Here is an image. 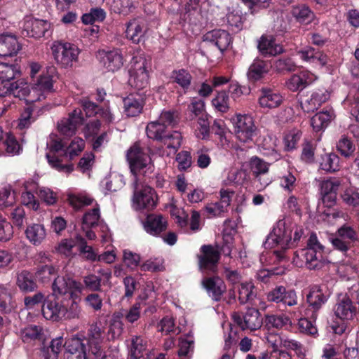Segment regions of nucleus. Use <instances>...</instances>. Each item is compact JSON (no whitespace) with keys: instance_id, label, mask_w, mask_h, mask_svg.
I'll list each match as a JSON object with an SVG mask.
<instances>
[{"instance_id":"nucleus-1","label":"nucleus","mask_w":359,"mask_h":359,"mask_svg":"<svg viewBox=\"0 0 359 359\" xmlns=\"http://www.w3.org/2000/svg\"><path fill=\"white\" fill-rule=\"evenodd\" d=\"M53 68H49L39 76L34 86H29L23 80L11 82L20 74L16 65L0 63V96L13 95L32 104L45 100L53 90L52 74Z\"/></svg>"},{"instance_id":"nucleus-2","label":"nucleus","mask_w":359,"mask_h":359,"mask_svg":"<svg viewBox=\"0 0 359 359\" xmlns=\"http://www.w3.org/2000/svg\"><path fill=\"white\" fill-rule=\"evenodd\" d=\"M302 235L303 229L301 227L287 222L285 219H280L277 222L272 231L267 236L264 247L265 248H279L280 250H275L274 254L280 260L284 257L282 250L293 247Z\"/></svg>"},{"instance_id":"nucleus-3","label":"nucleus","mask_w":359,"mask_h":359,"mask_svg":"<svg viewBox=\"0 0 359 359\" xmlns=\"http://www.w3.org/2000/svg\"><path fill=\"white\" fill-rule=\"evenodd\" d=\"M297 267L306 266L309 269H320L327 263L324 257V246L319 242L316 235L311 233L304 249L294 254L292 261Z\"/></svg>"},{"instance_id":"nucleus-4","label":"nucleus","mask_w":359,"mask_h":359,"mask_svg":"<svg viewBox=\"0 0 359 359\" xmlns=\"http://www.w3.org/2000/svg\"><path fill=\"white\" fill-rule=\"evenodd\" d=\"M150 69V59L144 55L134 56L128 70L129 85L137 90L147 88L149 85Z\"/></svg>"},{"instance_id":"nucleus-5","label":"nucleus","mask_w":359,"mask_h":359,"mask_svg":"<svg viewBox=\"0 0 359 359\" xmlns=\"http://www.w3.org/2000/svg\"><path fill=\"white\" fill-rule=\"evenodd\" d=\"M146 133L149 138L159 141L166 146L170 149L168 154H175L181 145V134L177 131L168 133L165 126L157 120L147 124Z\"/></svg>"},{"instance_id":"nucleus-6","label":"nucleus","mask_w":359,"mask_h":359,"mask_svg":"<svg viewBox=\"0 0 359 359\" xmlns=\"http://www.w3.org/2000/svg\"><path fill=\"white\" fill-rule=\"evenodd\" d=\"M126 157L135 179L137 178L138 175H146L152 172L153 165L151 158L147 154L142 151L138 142L130 147Z\"/></svg>"},{"instance_id":"nucleus-7","label":"nucleus","mask_w":359,"mask_h":359,"mask_svg":"<svg viewBox=\"0 0 359 359\" xmlns=\"http://www.w3.org/2000/svg\"><path fill=\"white\" fill-rule=\"evenodd\" d=\"M50 48L56 63L65 68L72 67L80 53L76 45L67 42L54 41Z\"/></svg>"},{"instance_id":"nucleus-8","label":"nucleus","mask_w":359,"mask_h":359,"mask_svg":"<svg viewBox=\"0 0 359 359\" xmlns=\"http://www.w3.org/2000/svg\"><path fill=\"white\" fill-rule=\"evenodd\" d=\"M156 196L154 190L149 186L140 187L138 179H135L133 207L137 210H151L156 206Z\"/></svg>"},{"instance_id":"nucleus-9","label":"nucleus","mask_w":359,"mask_h":359,"mask_svg":"<svg viewBox=\"0 0 359 359\" xmlns=\"http://www.w3.org/2000/svg\"><path fill=\"white\" fill-rule=\"evenodd\" d=\"M54 296L67 295L69 298H78L81 294L83 286L81 283L69 277L57 276L53 283Z\"/></svg>"},{"instance_id":"nucleus-10","label":"nucleus","mask_w":359,"mask_h":359,"mask_svg":"<svg viewBox=\"0 0 359 359\" xmlns=\"http://www.w3.org/2000/svg\"><path fill=\"white\" fill-rule=\"evenodd\" d=\"M234 132L237 139L242 142L252 141L256 135L253 119L248 115L238 114L233 118Z\"/></svg>"},{"instance_id":"nucleus-11","label":"nucleus","mask_w":359,"mask_h":359,"mask_svg":"<svg viewBox=\"0 0 359 359\" xmlns=\"http://www.w3.org/2000/svg\"><path fill=\"white\" fill-rule=\"evenodd\" d=\"M91 349L86 347V340L72 338L65 342V359H100L91 355Z\"/></svg>"},{"instance_id":"nucleus-12","label":"nucleus","mask_w":359,"mask_h":359,"mask_svg":"<svg viewBox=\"0 0 359 359\" xmlns=\"http://www.w3.org/2000/svg\"><path fill=\"white\" fill-rule=\"evenodd\" d=\"M219 194L220 200L219 201L209 203L204 208L207 216L210 218L222 217L224 213L227 212L234 191L222 189Z\"/></svg>"},{"instance_id":"nucleus-13","label":"nucleus","mask_w":359,"mask_h":359,"mask_svg":"<svg viewBox=\"0 0 359 359\" xmlns=\"http://www.w3.org/2000/svg\"><path fill=\"white\" fill-rule=\"evenodd\" d=\"M232 318L233 322L242 330H255L262 325V319L260 317L259 311L254 308L248 309L245 315L233 313Z\"/></svg>"},{"instance_id":"nucleus-14","label":"nucleus","mask_w":359,"mask_h":359,"mask_svg":"<svg viewBox=\"0 0 359 359\" xmlns=\"http://www.w3.org/2000/svg\"><path fill=\"white\" fill-rule=\"evenodd\" d=\"M356 240L357 233L347 225H344L338 229L336 237L330 238L333 247L341 252H346L351 246V243Z\"/></svg>"},{"instance_id":"nucleus-15","label":"nucleus","mask_w":359,"mask_h":359,"mask_svg":"<svg viewBox=\"0 0 359 359\" xmlns=\"http://www.w3.org/2000/svg\"><path fill=\"white\" fill-rule=\"evenodd\" d=\"M43 317L49 320L59 321L64 318L66 313V306L58 302L54 294L49 295L42 306Z\"/></svg>"},{"instance_id":"nucleus-16","label":"nucleus","mask_w":359,"mask_h":359,"mask_svg":"<svg viewBox=\"0 0 359 359\" xmlns=\"http://www.w3.org/2000/svg\"><path fill=\"white\" fill-rule=\"evenodd\" d=\"M97 57L100 65L108 72L117 71L123 65V58L118 50H102L98 51Z\"/></svg>"},{"instance_id":"nucleus-17","label":"nucleus","mask_w":359,"mask_h":359,"mask_svg":"<svg viewBox=\"0 0 359 359\" xmlns=\"http://www.w3.org/2000/svg\"><path fill=\"white\" fill-rule=\"evenodd\" d=\"M83 121L81 110L76 109L69 114L68 118H63L58 123V130L65 136H72L75 133L77 128L83 123Z\"/></svg>"},{"instance_id":"nucleus-18","label":"nucleus","mask_w":359,"mask_h":359,"mask_svg":"<svg viewBox=\"0 0 359 359\" xmlns=\"http://www.w3.org/2000/svg\"><path fill=\"white\" fill-rule=\"evenodd\" d=\"M330 93L325 88H319L313 91L311 95L300 102L301 107L305 112H312L318 109L322 104L327 102Z\"/></svg>"},{"instance_id":"nucleus-19","label":"nucleus","mask_w":359,"mask_h":359,"mask_svg":"<svg viewBox=\"0 0 359 359\" xmlns=\"http://www.w3.org/2000/svg\"><path fill=\"white\" fill-rule=\"evenodd\" d=\"M250 165L252 175L259 181L261 187L265 188L271 183L272 178L268 175L269 163L258 157H252Z\"/></svg>"},{"instance_id":"nucleus-20","label":"nucleus","mask_w":359,"mask_h":359,"mask_svg":"<svg viewBox=\"0 0 359 359\" xmlns=\"http://www.w3.org/2000/svg\"><path fill=\"white\" fill-rule=\"evenodd\" d=\"M203 40L209 46H215L222 53L230 45L231 37L225 30L215 29L206 33Z\"/></svg>"},{"instance_id":"nucleus-21","label":"nucleus","mask_w":359,"mask_h":359,"mask_svg":"<svg viewBox=\"0 0 359 359\" xmlns=\"http://www.w3.org/2000/svg\"><path fill=\"white\" fill-rule=\"evenodd\" d=\"M148 341L140 336H133L129 345L128 359H148L151 351Z\"/></svg>"},{"instance_id":"nucleus-22","label":"nucleus","mask_w":359,"mask_h":359,"mask_svg":"<svg viewBox=\"0 0 359 359\" xmlns=\"http://www.w3.org/2000/svg\"><path fill=\"white\" fill-rule=\"evenodd\" d=\"M50 23L43 20L27 18L23 25V33L26 32V36L41 38L50 29Z\"/></svg>"},{"instance_id":"nucleus-23","label":"nucleus","mask_w":359,"mask_h":359,"mask_svg":"<svg viewBox=\"0 0 359 359\" xmlns=\"http://www.w3.org/2000/svg\"><path fill=\"white\" fill-rule=\"evenodd\" d=\"M144 231L149 234L158 236L167 229L168 222L161 215H149L143 222Z\"/></svg>"},{"instance_id":"nucleus-24","label":"nucleus","mask_w":359,"mask_h":359,"mask_svg":"<svg viewBox=\"0 0 359 359\" xmlns=\"http://www.w3.org/2000/svg\"><path fill=\"white\" fill-rule=\"evenodd\" d=\"M202 285L209 297L215 301L220 300L226 290L224 282L218 276L203 278Z\"/></svg>"},{"instance_id":"nucleus-25","label":"nucleus","mask_w":359,"mask_h":359,"mask_svg":"<svg viewBox=\"0 0 359 359\" xmlns=\"http://www.w3.org/2000/svg\"><path fill=\"white\" fill-rule=\"evenodd\" d=\"M335 316L341 320H351L356 310L353 302L346 294H340L334 306Z\"/></svg>"},{"instance_id":"nucleus-26","label":"nucleus","mask_w":359,"mask_h":359,"mask_svg":"<svg viewBox=\"0 0 359 359\" xmlns=\"http://www.w3.org/2000/svg\"><path fill=\"white\" fill-rule=\"evenodd\" d=\"M201 251L203 254L199 258L201 269L215 271L219 259V252L210 245H203Z\"/></svg>"},{"instance_id":"nucleus-27","label":"nucleus","mask_w":359,"mask_h":359,"mask_svg":"<svg viewBox=\"0 0 359 359\" xmlns=\"http://www.w3.org/2000/svg\"><path fill=\"white\" fill-rule=\"evenodd\" d=\"M102 339V328L97 325H92L89 330L87 344L88 347L91 349V355H95L94 358H103V351L100 345Z\"/></svg>"},{"instance_id":"nucleus-28","label":"nucleus","mask_w":359,"mask_h":359,"mask_svg":"<svg viewBox=\"0 0 359 359\" xmlns=\"http://www.w3.org/2000/svg\"><path fill=\"white\" fill-rule=\"evenodd\" d=\"M147 32L144 20L134 18L126 24V36L135 43H139Z\"/></svg>"},{"instance_id":"nucleus-29","label":"nucleus","mask_w":359,"mask_h":359,"mask_svg":"<svg viewBox=\"0 0 359 359\" xmlns=\"http://www.w3.org/2000/svg\"><path fill=\"white\" fill-rule=\"evenodd\" d=\"M20 49V44L14 35H0V57L13 56L17 54Z\"/></svg>"},{"instance_id":"nucleus-30","label":"nucleus","mask_w":359,"mask_h":359,"mask_svg":"<svg viewBox=\"0 0 359 359\" xmlns=\"http://www.w3.org/2000/svg\"><path fill=\"white\" fill-rule=\"evenodd\" d=\"M309 306L314 310L311 316L312 320H316L317 313H316L323 304L327 302V297L323 294L322 290L318 286H313L306 297Z\"/></svg>"},{"instance_id":"nucleus-31","label":"nucleus","mask_w":359,"mask_h":359,"mask_svg":"<svg viewBox=\"0 0 359 359\" xmlns=\"http://www.w3.org/2000/svg\"><path fill=\"white\" fill-rule=\"evenodd\" d=\"M258 49L265 56H275L283 53V47L276 43L272 36H262L258 41Z\"/></svg>"},{"instance_id":"nucleus-32","label":"nucleus","mask_w":359,"mask_h":359,"mask_svg":"<svg viewBox=\"0 0 359 359\" xmlns=\"http://www.w3.org/2000/svg\"><path fill=\"white\" fill-rule=\"evenodd\" d=\"M297 54L302 60L316 66L323 67L327 63V56L311 47L305 48Z\"/></svg>"},{"instance_id":"nucleus-33","label":"nucleus","mask_w":359,"mask_h":359,"mask_svg":"<svg viewBox=\"0 0 359 359\" xmlns=\"http://www.w3.org/2000/svg\"><path fill=\"white\" fill-rule=\"evenodd\" d=\"M282 102V95L270 89H263L259 98V106L265 109L278 107L281 104Z\"/></svg>"},{"instance_id":"nucleus-34","label":"nucleus","mask_w":359,"mask_h":359,"mask_svg":"<svg viewBox=\"0 0 359 359\" xmlns=\"http://www.w3.org/2000/svg\"><path fill=\"white\" fill-rule=\"evenodd\" d=\"M124 112L128 116H135L142 110L144 100L140 95L131 94L123 99Z\"/></svg>"},{"instance_id":"nucleus-35","label":"nucleus","mask_w":359,"mask_h":359,"mask_svg":"<svg viewBox=\"0 0 359 359\" xmlns=\"http://www.w3.org/2000/svg\"><path fill=\"white\" fill-rule=\"evenodd\" d=\"M302 306H299L297 311H293L290 314L292 316V317L299 318L297 325L300 332L313 337H316L318 336V329L313 323L314 320L311 321L306 318H302Z\"/></svg>"},{"instance_id":"nucleus-36","label":"nucleus","mask_w":359,"mask_h":359,"mask_svg":"<svg viewBox=\"0 0 359 359\" xmlns=\"http://www.w3.org/2000/svg\"><path fill=\"white\" fill-rule=\"evenodd\" d=\"M26 238L34 245H39L46 237V231L43 224H32L25 230Z\"/></svg>"},{"instance_id":"nucleus-37","label":"nucleus","mask_w":359,"mask_h":359,"mask_svg":"<svg viewBox=\"0 0 359 359\" xmlns=\"http://www.w3.org/2000/svg\"><path fill=\"white\" fill-rule=\"evenodd\" d=\"M291 13L295 20L301 24L308 25L316 20L314 13L306 5L294 6Z\"/></svg>"},{"instance_id":"nucleus-38","label":"nucleus","mask_w":359,"mask_h":359,"mask_svg":"<svg viewBox=\"0 0 359 359\" xmlns=\"http://www.w3.org/2000/svg\"><path fill=\"white\" fill-rule=\"evenodd\" d=\"M334 116V112L331 109L320 111L312 117L311 126L315 130H320L328 126Z\"/></svg>"},{"instance_id":"nucleus-39","label":"nucleus","mask_w":359,"mask_h":359,"mask_svg":"<svg viewBox=\"0 0 359 359\" xmlns=\"http://www.w3.org/2000/svg\"><path fill=\"white\" fill-rule=\"evenodd\" d=\"M339 157L334 153H327L322 156L320 161V169L334 172L340 169Z\"/></svg>"},{"instance_id":"nucleus-40","label":"nucleus","mask_w":359,"mask_h":359,"mask_svg":"<svg viewBox=\"0 0 359 359\" xmlns=\"http://www.w3.org/2000/svg\"><path fill=\"white\" fill-rule=\"evenodd\" d=\"M69 203L76 210L85 206L93 205L96 201L90 196L86 194H69L68 196Z\"/></svg>"},{"instance_id":"nucleus-41","label":"nucleus","mask_w":359,"mask_h":359,"mask_svg":"<svg viewBox=\"0 0 359 359\" xmlns=\"http://www.w3.org/2000/svg\"><path fill=\"white\" fill-rule=\"evenodd\" d=\"M268 72L266 62L261 60H255L250 66L248 76L250 80L257 81Z\"/></svg>"},{"instance_id":"nucleus-42","label":"nucleus","mask_w":359,"mask_h":359,"mask_svg":"<svg viewBox=\"0 0 359 359\" xmlns=\"http://www.w3.org/2000/svg\"><path fill=\"white\" fill-rule=\"evenodd\" d=\"M20 336L25 342L40 340L42 339L43 330L40 326L38 325H27L21 330Z\"/></svg>"},{"instance_id":"nucleus-43","label":"nucleus","mask_w":359,"mask_h":359,"mask_svg":"<svg viewBox=\"0 0 359 359\" xmlns=\"http://www.w3.org/2000/svg\"><path fill=\"white\" fill-rule=\"evenodd\" d=\"M281 346L287 349L294 351L299 358L306 359V348L299 341L288 337H283L281 339Z\"/></svg>"},{"instance_id":"nucleus-44","label":"nucleus","mask_w":359,"mask_h":359,"mask_svg":"<svg viewBox=\"0 0 359 359\" xmlns=\"http://www.w3.org/2000/svg\"><path fill=\"white\" fill-rule=\"evenodd\" d=\"M266 324L271 327L281 329L286 325H291L292 320L285 314L267 315L266 316Z\"/></svg>"},{"instance_id":"nucleus-45","label":"nucleus","mask_w":359,"mask_h":359,"mask_svg":"<svg viewBox=\"0 0 359 359\" xmlns=\"http://www.w3.org/2000/svg\"><path fill=\"white\" fill-rule=\"evenodd\" d=\"M111 8L114 13L128 15L135 9V5L132 0H113Z\"/></svg>"},{"instance_id":"nucleus-46","label":"nucleus","mask_w":359,"mask_h":359,"mask_svg":"<svg viewBox=\"0 0 359 359\" xmlns=\"http://www.w3.org/2000/svg\"><path fill=\"white\" fill-rule=\"evenodd\" d=\"M195 134L199 139L205 140L208 138L210 135V123L208 114H202L198 118Z\"/></svg>"},{"instance_id":"nucleus-47","label":"nucleus","mask_w":359,"mask_h":359,"mask_svg":"<svg viewBox=\"0 0 359 359\" xmlns=\"http://www.w3.org/2000/svg\"><path fill=\"white\" fill-rule=\"evenodd\" d=\"M254 285L251 282L242 283L238 289V300L241 304H245L255 297Z\"/></svg>"},{"instance_id":"nucleus-48","label":"nucleus","mask_w":359,"mask_h":359,"mask_svg":"<svg viewBox=\"0 0 359 359\" xmlns=\"http://www.w3.org/2000/svg\"><path fill=\"white\" fill-rule=\"evenodd\" d=\"M76 240L79 243V252L83 255L86 259L91 262L97 260L98 255L91 246L87 245L86 241L81 236L76 235Z\"/></svg>"},{"instance_id":"nucleus-49","label":"nucleus","mask_w":359,"mask_h":359,"mask_svg":"<svg viewBox=\"0 0 359 359\" xmlns=\"http://www.w3.org/2000/svg\"><path fill=\"white\" fill-rule=\"evenodd\" d=\"M172 79L183 89L187 90L191 85L192 76L187 70L182 69L173 71Z\"/></svg>"},{"instance_id":"nucleus-50","label":"nucleus","mask_w":359,"mask_h":359,"mask_svg":"<svg viewBox=\"0 0 359 359\" xmlns=\"http://www.w3.org/2000/svg\"><path fill=\"white\" fill-rule=\"evenodd\" d=\"M17 284L24 291H32L35 288V283L32 275L28 271H22L18 275Z\"/></svg>"},{"instance_id":"nucleus-51","label":"nucleus","mask_w":359,"mask_h":359,"mask_svg":"<svg viewBox=\"0 0 359 359\" xmlns=\"http://www.w3.org/2000/svg\"><path fill=\"white\" fill-rule=\"evenodd\" d=\"M92 210L87 212L83 218V226H93L94 225L97 224L100 217V206L96 203H95L93 205ZM83 230L85 231V227L83 226Z\"/></svg>"},{"instance_id":"nucleus-52","label":"nucleus","mask_w":359,"mask_h":359,"mask_svg":"<svg viewBox=\"0 0 359 359\" xmlns=\"http://www.w3.org/2000/svg\"><path fill=\"white\" fill-rule=\"evenodd\" d=\"M123 324L121 321V315L120 313H114L112 316L110 325L109 327L108 334L111 339L119 337L123 330Z\"/></svg>"},{"instance_id":"nucleus-53","label":"nucleus","mask_w":359,"mask_h":359,"mask_svg":"<svg viewBox=\"0 0 359 359\" xmlns=\"http://www.w3.org/2000/svg\"><path fill=\"white\" fill-rule=\"evenodd\" d=\"M229 97L228 93L222 90L217 93L216 97L212 99V103L214 107L221 112H226L229 109Z\"/></svg>"},{"instance_id":"nucleus-54","label":"nucleus","mask_w":359,"mask_h":359,"mask_svg":"<svg viewBox=\"0 0 359 359\" xmlns=\"http://www.w3.org/2000/svg\"><path fill=\"white\" fill-rule=\"evenodd\" d=\"M245 172L237 168H230L227 172L224 183L226 185L241 184L245 179Z\"/></svg>"},{"instance_id":"nucleus-55","label":"nucleus","mask_w":359,"mask_h":359,"mask_svg":"<svg viewBox=\"0 0 359 359\" xmlns=\"http://www.w3.org/2000/svg\"><path fill=\"white\" fill-rule=\"evenodd\" d=\"M84 141L80 137H75L65 151V155L70 159L77 156L84 149Z\"/></svg>"},{"instance_id":"nucleus-56","label":"nucleus","mask_w":359,"mask_h":359,"mask_svg":"<svg viewBox=\"0 0 359 359\" xmlns=\"http://www.w3.org/2000/svg\"><path fill=\"white\" fill-rule=\"evenodd\" d=\"M178 115L174 110H163L159 115L158 121L163 124L166 128L175 126L177 122Z\"/></svg>"},{"instance_id":"nucleus-57","label":"nucleus","mask_w":359,"mask_h":359,"mask_svg":"<svg viewBox=\"0 0 359 359\" xmlns=\"http://www.w3.org/2000/svg\"><path fill=\"white\" fill-rule=\"evenodd\" d=\"M301 135V133L298 130H292L288 132L284 137L285 149L287 151L295 149L300 140Z\"/></svg>"},{"instance_id":"nucleus-58","label":"nucleus","mask_w":359,"mask_h":359,"mask_svg":"<svg viewBox=\"0 0 359 359\" xmlns=\"http://www.w3.org/2000/svg\"><path fill=\"white\" fill-rule=\"evenodd\" d=\"M297 65L290 58H283L276 60L273 64V68L278 72L295 71Z\"/></svg>"},{"instance_id":"nucleus-59","label":"nucleus","mask_w":359,"mask_h":359,"mask_svg":"<svg viewBox=\"0 0 359 359\" xmlns=\"http://www.w3.org/2000/svg\"><path fill=\"white\" fill-rule=\"evenodd\" d=\"M76 245V242L72 238H65L61 240L56 247V250L66 257H70L74 255L73 249Z\"/></svg>"},{"instance_id":"nucleus-60","label":"nucleus","mask_w":359,"mask_h":359,"mask_svg":"<svg viewBox=\"0 0 359 359\" xmlns=\"http://www.w3.org/2000/svg\"><path fill=\"white\" fill-rule=\"evenodd\" d=\"M337 149L344 156L349 157L353 154L355 146L351 140L346 137H342L337 143Z\"/></svg>"},{"instance_id":"nucleus-61","label":"nucleus","mask_w":359,"mask_h":359,"mask_svg":"<svg viewBox=\"0 0 359 359\" xmlns=\"http://www.w3.org/2000/svg\"><path fill=\"white\" fill-rule=\"evenodd\" d=\"M338 187L339 184L337 182L332 180L324 181L321 184V192L324 196V199L328 197L330 200L334 201Z\"/></svg>"},{"instance_id":"nucleus-62","label":"nucleus","mask_w":359,"mask_h":359,"mask_svg":"<svg viewBox=\"0 0 359 359\" xmlns=\"http://www.w3.org/2000/svg\"><path fill=\"white\" fill-rule=\"evenodd\" d=\"M4 143L6 146V152L8 155L14 156L20 153L21 147L13 135L7 134Z\"/></svg>"},{"instance_id":"nucleus-63","label":"nucleus","mask_w":359,"mask_h":359,"mask_svg":"<svg viewBox=\"0 0 359 359\" xmlns=\"http://www.w3.org/2000/svg\"><path fill=\"white\" fill-rule=\"evenodd\" d=\"M123 185V177L117 174L111 175L105 184L106 189L110 192L119 190Z\"/></svg>"},{"instance_id":"nucleus-64","label":"nucleus","mask_w":359,"mask_h":359,"mask_svg":"<svg viewBox=\"0 0 359 359\" xmlns=\"http://www.w3.org/2000/svg\"><path fill=\"white\" fill-rule=\"evenodd\" d=\"M285 84L287 88L292 92L302 90L306 88L300 73L292 75Z\"/></svg>"}]
</instances>
